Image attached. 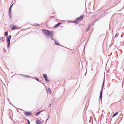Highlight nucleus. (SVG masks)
I'll list each match as a JSON object with an SVG mask.
<instances>
[{
  "label": "nucleus",
  "mask_w": 124,
  "mask_h": 124,
  "mask_svg": "<svg viewBox=\"0 0 124 124\" xmlns=\"http://www.w3.org/2000/svg\"><path fill=\"white\" fill-rule=\"evenodd\" d=\"M4 52H5V53H6V51L5 50V48H4Z\"/></svg>",
  "instance_id": "a878e982"
},
{
  "label": "nucleus",
  "mask_w": 124,
  "mask_h": 124,
  "mask_svg": "<svg viewBox=\"0 0 124 124\" xmlns=\"http://www.w3.org/2000/svg\"><path fill=\"white\" fill-rule=\"evenodd\" d=\"M61 24V23H57L55 25L54 27V28H57L58 26H60Z\"/></svg>",
  "instance_id": "1a4fd4ad"
},
{
  "label": "nucleus",
  "mask_w": 124,
  "mask_h": 124,
  "mask_svg": "<svg viewBox=\"0 0 124 124\" xmlns=\"http://www.w3.org/2000/svg\"><path fill=\"white\" fill-rule=\"evenodd\" d=\"M48 116H49V115H48Z\"/></svg>",
  "instance_id": "58836bf2"
},
{
  "label": "nucleus",
  "mask_w": 124,
  "mask_h": 124,
  "mask_svg": "<svg viewBox=\"0 0 124 124\" xmlns=\"http://www.w3.org/2000/svg\"><path fill=\"white\" fill-rule=\"evenodd\" d=\"M123 116V115L122 114V113H121L120 114V115L119 116V117H118V118H119V117L121 118V120L122 119Z\"/></svg>",
  "instance_id": "412c9836"
},
{
  "label": "nucleus",
  "mask_w": 124,
  "mask_h": 124,
  "mask_svg": "<svg viewBox=\"0 0 124 124\" xmlns=\"http://www.w3.org/2000/svg\"><path fill=\"white\" fill-rule=\"evenodd\" d=\"M42 112L41 111H39L37 113H36L35 114V115L36 116H38L39 115V114Z\"/></svg>",
  "instance_id": "dca6fc26"
},
{
  "label": "nucleus",
  "mask_w": 124,
  "mask_h": 124,
  "mask_svg": "<svg viewBox=\"0 0 124 124\" xmlns=\"http://www.w3.org/2000/svg\"><path fill=\"white\" fill-rule=\"evenodd\" d=\"M89 25L88 26V27L86 29V31H88L89 30V29L90 27L91 26V24L90 23H89L88 24Z\"/></svg>",
  "instance_id": "ddd939ff"
},
{
  "label": "nucleus",
  "mask_w": 124,
  "mask_h": 124,
  "mask_svg": "<svg viewBox=\"0 0 124 124\" xmlns=\"http://www.w3.org/2000/svg\"><path fill=\"white\" fill-rule=\"evenodd\" d=\"M118 113V112H117L115 113L112 116V118H113L117 115Z\"/></svg>",
  "instance_id": "2eb2a0df"
},
{
  "label": "nucleus",
  "mask_w": 124,
  "mask_h": 124,
  "mask_svg": "<svg viewBox=\"0 0 124 124\" xmlns=\"http://www.w3.org/2000/svg\"><path fill=\"white\" fill-rule=\"evenodd\" d=\"M36 123L37 124H41V122L39 120H37L36 121Z\"/></svg>",
  "instance_id": "4468645a"
},
{
  "label": "nucleus",
  "mask_w": 124,
  "mask_h": 124,
  "mask_svg": "<svg viewBox=\"0 0 124 124\" xmlns=\"http://www.w3.org/2000/svg\"><path fill=\"white\" fill-rule=\"evenodd\" d=\"M21 75L22 77H23L25 78H30V76H28L27 75H24L22 74H20Z\"/></svg>",
  "instance_id": "f8f14e48"
},
{
  "label": "nucleus",
  "mask_w": 124,
  "mask_h": 124,
  "mask_svg": "<svg viewBox=\"0 0 124 124\" xmlns=\"http://www.w3.org/2000/svg\"><path fill=\"white\" fill-rule=\"evenodd\" d=\"M46 91L47 93L51 94V90L50 88H49L46 89Z\"/></svg>",
  "instance_id": "9b49d317"
},
{
  "label": "nucleus",
  "mask_w": 124,
  "mask_h": 124,
  "mask_svg": "<svg viewBox=\"0 0 124 124\" xmlns=\"http://www.w3.org/2000/svg\"><path fill=\"white\" fill-rule=\"evenodd\" d=\"M27 124V123H26V124Z\"/></svg>",
  "instance_id": "ea45409f"
},
{
  "label": "nucleus",
  "mask_w": 124,
  "mask_h": 124,
  "mask_svg": "<svg viewBox=\"0 0 124 124\" xmlns=\"http://www.w3.org/2000/svg\"><path fill=\"white\" fill-rule=\"evenodd\" d=\"M9 102V103L10 104H12V103L11 102Z\"/></svg>",
  "instance_id": "473e14b6"
},
{
  "label": "nucleus",
  "mask_w": 124,
  "mask_h": 124,
  "mask_svg": "<svg viewBox=\"0 0 124 124\" xmlns=\"http://www.w3.org/2000/svg\"><path fill=\"white\" fill-rule=\"evenodd\" d=\"M8 31H6L4 33V35L6 36H8Z\"/></svg>",
  "instance_id": "6ab92c4d"
},
{
  "label": "nucleus",
  "mask_w": 124,
  "mask_h": 124,
  "mask_svg": "<svg viewBox=\"0 0 124 124\" xmlns=\"http://www.w3.org/2000/svg\"><path fill=\"white\" fill-rule=\"evenodd\" d=\"M17 111L18 112H19V111L18 110H17Z\"/></svg>",
  "instance_id": "f704fd0d"
},
{
  "label": "nucleus",
  "mask_w": 124,
  "mask_h": 124,
  "mask_svg": "<svg viewBox=\"0 0 124 124\" xmlns=\"http://www.w3.org/2000/svg\"><path fill=\"white\" fill-rule=\"evenodd\" d=\"M51 106V104L50 103L49 105V107H50Z\"/></svg>",
  "instance_id": "cd10ccee"
},
{
  "label": "nucleus",
  "mask_w": 124,
  "mask_h": 124,
  "mask_svg": "<svg viewBox=\"0 0 124 124\" xmlns=\"http://www.w3.org/2000/svg\"><path fill=\"white\" fill-rule=\"evenodd\" d=\"M10 27L12 30H15L17 29L16 26L13 24L10 25Z\"/></svg>",
  "instance_id": "423d86ee"
},
{
  "label": "nucleus",
  "mask_w": 124,
  "mask_h": 124,
  "mask_svg": "<svg viewBox=\"0 0 124 124\" xmlns=\"http://www.w3.org/2000/svg\"><path fill=\"white\" fill-rule=\"evenodd\" d=\"M11 35H9L6 37V40L7 43L8 44L7 46L8 48H9L10 46V40L11 37Z\"/></svg>",
  "instance_id": "20e7f679"
},
{
  "label": "nucleus",
  "mask_w": 124,
  "mask_h": 124,
  "mask_svg": "<svg viewBox=\"0 0 124 124\" xmlns=\"http://www.w3.org/2000/svg\"><path fill=\"white\" fill-rule=\"evenodd\" d=\"M54 44L57 46H62V45L60 44L58 42V41L57 40H56V39L54 41Z\"/></svg>",
  "instance_id": "6e6552de"
},
{
  "label": "nucleus",
  "mask_w": 124,
  "mask_h": 124,
  "mask_svg": "<svg viewBox=\"0 0 124 124\" xmlns=\"http://www.w3.org/2000/svg\"><path fill=\"white\" fill-rule=\"evenodd\" d=\"M8 101L9 102H10V100H9V99H8Z\"/></svg>",
  "instance_id": "2f4dec72"
},
{
  "label": "nucleus",
  "mask_w": 124,
  "mask_h": 124,
  "mask_svg": "<svg viewBox=\"0 0 124 124\" xmlns=\"http://www.w3.org/2000/svg\"><path fill=\"white\" fill-rule=\"evenodd\" d=\"M31 114L30 112L25 111L24 113V114L25 116H27Z\"/></svg>",
  "instance_id": "0eeeda50"
},
{
  "label": "nucleus",
  "mask_w": 124,
  "mask_h": 124,
  "mask_svg": "<svg viewBox=\"0 0 124 124\" xmlns=\"http://www.w3.org/2000/svg\"><path fill=\"white\" fill-rule=\"evenodd\" d=\"M83 17L84 15H82L76 18L74 22V23H76L77 24H78V22H80L81 20L83 19Z\"/></svg>",
  "instance_id": "f03ea898"
},
{
  "label": "nucleus",
  "mask_w": 124,
  "mask_h": 124,
  "mask_svg": "<svg viewBox=\"0 0 124 124\" xmlns=\"http://www.w3.org/2000/svg\"><path fill=\"white\" fill-rule=\"evenodd\" d=\"M42 32L48 38L50 37L54 41L55 40L52 37V36L54 35L53 33L52 32H50L49 30L45 29H43Z\"/></svg>",
  "instance_id": "f257e3e1"
},
{
  "label": "nucleus",
  "mask_w": 124,
  "mask_h": 124,
  "mask_svg": "<svg viewBox=\"0 0 124 124\" xmlns=\"http://www.w3.org/2000/svg\"><path fill=\"white\" fill-rule=\"evenodd\" d=\"M32 26H34L35 27H37L38 26V27H40V25L39 24H35L34 25H32Z\"/></svg>",
  "instance_id": "aec40b11"
},
{
  "label": "nucleus",
  "mask_w": 124,
  "mask_h": 124,
  "mask_svg": "<svg viewBox=\"0 0 124 124\" xmlns=\"http://www.w3.org/2000/svg\"><path fill=\"white\" fill-rule=\"evenodd\" d=\"M105 77H104V80H103V81L102 82V85L101 86V89L100 92V95L99 96V98L101 99H102V93L103 92V89L104 87V85L105 83Z\"/></svg>",
  "instance_id": "7ed1b4c3"
},
{
  "label": "nucleus",
  "mask_w": 124,
  "mask_h": 124,
  "mask_svg": "<svg viewBox=\"0 0 124 124\" xmlns=\"http://www.w3.org/2000/svg\"><path fill=\"white\" fill-rule=\"evenodd\" d=\"M43 77L44 78H47V76L46 74H43Z\"/></svg>",
  "instance_id": "f3484780"
},
{
  "label": "nucleus",
  "mask_w": 124,
  "mask_h": 124,
  "mask_svg": "<svg viewBox=\"0 0 124 124\" xmlns=\"http://www.w3.org/2000/svg\"><path fill=\"white\" fill-rule=\"evenodd\" d=\"M5 37H0V42H4L5 41Z\"/></svg>",
  "instance_id": "9d476101"
},
{
  "label": "nucleus",
  "mask_w": 124,
  "mask_h": 124,
  "mask_svg": "<svg viewBox=\"0 0 124 124\" xmlns=\"http://www.w3.org/2000/svg\"><path fill=\"white\" fill-rule=\"evenodd\" d=\"M124 8V5L123 6V8L121 10H122V9H123Z\"/></svg>",
  "instance_id": "7c9ffc66"
},
{
  "label": "nucleus",
  "mask_w": 124,
  "mask_h": 124,
  "mask_svg": "<svg viewBox=\"0 0 124 124\" xmlns=\"http://www.w3.org/2000/svg\"><path fill=\"white\" fill-rule=\"evenodd\" d=\"M45 81L47 82H49V80L47 79V78H45Z\"/></svg>",
  "instance_id": "4be33fe9"
},
{
  "label": "nucleus",
  "mask_w": 124,
  "mask_h": 124,
  "mask_svg": "<svg viewBox=\"0 0 124 124\" xmlns=\"http://www.w3.org/2000/svg\"><path fill=\"white\" fill-rule=\"evenodd\" d=\"M48 119H49V117H48V118L46 119V122L47 121V120H48Z\"/></svg>",
  "instance_id": "bb28decb"
},
{
  "label": "nucleus",
  "mask_w": 124,
  "mask_h": 124,
  "mask_svg": "<svg viewBox=\"0 0 124 124\" xmlns=\"http://www.w3.org/2000/svg\"><path fill=\"white\" fill-rule=\"evenodd\" d=\"M74 21H72V22H72V23H74Z\"/></svg>",
  "instance_id": "72a5a7b5"
},
{
  "label": "nucleus",
  "mask_w": 124,
  "mask_h": 124,
  "mask_svg": "<svg viewBox=\"0 0 124 124\" xmlns=\"http://www.w3.org/2000/svg\"><path fill=\"white\" fill-rule=\"evenodd\" d=\"M11 104L12 105L13 107H14L15 108H16V107H15L12 104Z\"/></svg>",
  "instance_id": "c756f323"
},
{
  "label": "nucleus",
  "mask_w": 124,
  "mask_h": 124,
  "mask_svg": "<svg viewBox=\"0 0 124 124\" xmlns=\"http://www.w3.org/2000/svg\"><path fill=\"white\" fill-rule=\"evenodd\" d=\"M98 20H94V21H93V23H94V22H95L98 21Z\"/></svg>",
  "instance_id": "393cba45"
},
{
  "label": "nucleus",
  "mask_w": 124,
  "mask_h": 124,
  "mask_svg": "<svg viewBox=\"0 0 124 124\" xmlns=\"http://www.w3.org/2000/svg\"><path fill=\"white\" fill-rule=\"evenodd\" d=\"M118 34L117 33H116L115 35V37H117L118 36Z\"/></svg>",
  "instance_id": "b1692460"
},
{
  "label": "nucleus",
  "mask_w": 124,
  "mask_h": 124,
  "mask_svg": "<svg viewBox=\"0 0 124 124\" xmlns=\"http://www.w3.org/2000/svg\"><path fill=\"white\" fill-rule=\"evenodd\" d=\"M26 120L27 121V124H30V122L29 121V120L27 119H26Z\"/></svg>",
  "instance_id": "5701e85b"
},
{
  "label": "nucleus",
  "mask_w": 124,
  "mask_h": 124,
  "mask_svg": "<svg viewBox=\"0 0 124 124\" xmlns=\"http://www.w3.org/2000/svg\"><path fill=\"white\" fill-rule=\"evenodd\" d=\"M111 96V95H109V96Z\"/></svg>",
  "instance_id": "e433bc0d"
},
{
  "label": "nucleus",
  "mask_w": 124,
  "mask_h": 124,
  "mask_svg": "<svg viewBox=\"0 0 124 124\" xmlns=\"http://www.w3.org/2000/svg\"><path fill=\"white\" fill-rule=\"evenodd\" d=\"M21 110H23V109H21Z\"/></svg>",
  "instance_id": "4c0bfd02"
},
{
  "label": "nucleus",
  "mask_w": 124,
  "mask_h": 124,
  "mask_svg": "<svg viewBox=\"0 0 124 124\" xmlns=\"http://www.w3.org/2000/svg\"><path fill=\"white\" fill-rule=\"evenodd\" d=\"M14 3L12 4L10 6V7L9 9V11H8V15L9 16V18L10 19H11V8L13 6Z\"/></svg>",
  "instance_id": "39448f33"
},
{
  "label": "nucleus",
  "mask_w": 124,
  "mask_h": 124,
  "mask_svg": "<svg viewBox=\"0 0 124 124\" xmlns=\"http://www.w3.org/2000/svg\"><path fill=\"white\" fill-rule=\"evenodd\" d=\"M14 1L15 2L14 3V4L15 3H16V0H14Z\"/></svg>",
  "instance_id": "c85d7f7f"
},
{
  "label": "nucleus",
  "mask_w": 124,
  "mask_h": 124,
  "mask_svg": "<svg viewBox=\"0 0 124 124\" xmlns=\"http://www.w3.org/2000/svg\"><path fill=\"white\" fill-rule=\"evenodd\" d=\"M31 78H33L34 79L36 80L37 81L40 82V81H39V80L38 78H36V77H35L34 78H33V77H31Z\"/></svg>",
  "instance_id": "a211bd4d"
},
{
  "label": "nucleus",
  "mask_w": 124,
  "mask_h": 124,
  "mask_svg": "<svg viewBox=\"0 0 124 124\" xmlns=\"http://www.w3.org/2000/svg\"><path fill=\"white\" fill-rule=\"evenodd\" d=\"M42 84H43L44 85V83H43L42 82H41Z\"/></svg>",
  "instance_id": "c9c22d12"
}]
</instances>
